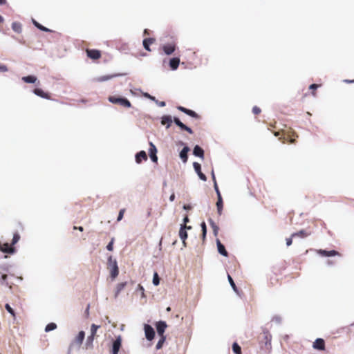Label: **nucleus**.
<instances>
[{
  "label": "nucleus",
  "instance_id": "1",
  "mask_svg": "<svg viewBox=\"0 0 354 354\" xmlns=\"http://www.w3.org/2000/svg\"><path fill=\"white\" fill-rule=\"evenodd\" d=\"M109 101L112 104H120L126 108L131 107V102L125 97L120 95H112L109 97Z\"/></svg>",
  "mask_w": 354,
  "mask_h": 354
},
{
  "label": "nucleus",
  "instance_id": "2",
  "mask_svg": "<svg viewBox=\"0 0 354 354\" xmlns=\"http://www.w3.org/2000/svg\"><path fill=\"white\" fill-rule=\"evenodd\" d=\"M107 265L109 268H111V278L112 279H115L119 274V268L117 260L113 258L112 256H109L107 259Z\"/></svg>",
  "mask_w": 354,
  "mask_h": 354
},
{
  "label": "nucleus",
  "instance_id": "3",
  "mask_svg": "<svg viewBox=\"0 0 354 354\" xmlns=\"http://www.w3.org/2000/svg\"><path fill=\"white\" fill-rule=\"evenodd\" d=\"M271 339L272 336L269 331L267 330H263V339L259 340V344L261 348H263V345L266 350L271 348Z\"/></svg>",
  "mask_w": 354,
  "mask_h": 354
},
{
  "label": "nucleus",
  "instance_id": "4",
  "mask_svg": "<svg viewBox=\"0 0 354 354\" xmlns=\"http://www.w3.org/2000/svg\"><path fill=\"white\" fill-rule=\"evenodd\" d=\"M191 229H192V226H190V225L188 226V225H186L184 224H180V225L179 237L181 239L183 244L185 247L186 246L185 241L188 237L187 230H191Z\"/></svg>",
  "mask_w": 354,
  "mask_h": 354
},
{
  "label": "nucleus",
  "instance_id": "5",
  "mask_svg": "<svg viewBox=\"0 0 354 354\" xmlns=\"http://www.w3.org/2000/svg\"><path fill=\"white\" fill-rule=\"evenodd\" d=\"M144 331L145 337L148 341H151L153 339L156 333L153 328L151 325L148 324H144Z\"/></svg>",
  "mask_w": 354,
  "mask_h": 354
},
{
  "label": "nucleus",
  "instance_id": "6",
  "mask_svg": "<svg viewBox=\"0 0 354 354\" xmlns=\"http://www.w3.org/2000/svg\"><path fill=\"white\" fill-rule=\"evenodd\" d=\"M172 120H173V122H174V124L176 126H178L180 129V130L185 131L187 133H189V134H192L194 133L192 128H190L189 127L187 126L183 122H182L178 117L174 116L172 118Z\"/></svg>",
  "mask_w": 354,
  "mask_h": 354
},
{
  "label": "nucleus",
  "instance_id": "7",
  "mask_svg": "<svg viewBox=\"0 0 354 354\" xmlns=\"http://www.w3.org/2000/svg\"><path fill=\"white\" fill-rule=\"evenodd\" d=\"M122 346V337L120 335L118 336L113 342L111 346V354H118Z\"/></svg>",
  "mask_w": 354,
  "mask_h": 354
},
{
  "label": "nucleus",
  "instance_id": "8",
  "mask_svg": "<svg viewBox=\"0 0 354 354\" xmlns=\"http://www.w3.org/2000/svg\"><path fill=\"white\" fill-rule=\"evenodd\" d=\"M157 151L156 145L152 142H149V156L153 162H158Z\"/></svg>",
  "mask_w": 354,
  "mask_h": 354
},
{
  "label": "nucleus",
  "instance_id": "9",
  "mask_svg": "<svg viewBox=\"0 0 354 354\" xmlns=\"http://www.w3.org/2000/svg\"><path fill=\"white\" fill-rule=\"evenodd\" d=\"M176 109L178 111L184 113L185 114L190 116L192 118L199 119V118H200L199 115L196 112H195L194 111H193L192 109H189L187 108H185V107H184L183 106H180V105L177 106Z\"/></svg>",
  "mask_w": 354,
  "mask_h": 354
},
{
  "label": "nucleus",
  "instance_id": "10",
  "mask_svg": "<svg viewBox=\"0 0 354 354\" xmlns=\"http://www.w3.org/2000/svg\"><path fill=\"white\" fill-rule=\"evenodd\" d=\"M0 250L5 254H13L16 252V249L14 246L8 243H3L0 246Z\"/></svg>",
  "mask_w": 354,
  "mask_h": 354
},
{
  "label": "nucleus",
  "instance_id": "11",
  "mask_svg": "<svg viewBox=\"0 0 354 354\" xmlns=\"http://www.w3.org/2000/svg\"><path fill=\"white\" fill-rule=\"evenodd\" d=\"M167 327V325L165 321L160 320L156 323V331L159 336H165L164 333Z\"/></svg>",
  "mask_w": 354,
  "mask_h": 354
},
{
  "label": "nucleus",
  "instance_id": "12",
  "mask_svg": "<svg viewBox=\"0 0 354 354\" xmlns=\"http://www.w3.org/2000/svg\"><path fill=\"white\" fill-rule=\"evenodd\" d=\"M193 167L194 169L195 172L197 174L198 178L203 181H206L207 176L201 171V164L197 162H194L193 163Z\"/></svg>",
  "mask_w": 354,
  "mask_h": 354
},
{
  "label": "nucleus",
  "instance_id": "13",
  "mask_svg": "<svg viewBox=\"0 0 354 354\" xmlns=\"http://www.w3.org/2000/svg\"><path fill=\"white\" fill-rule=\"evenodd\" d=\"M192 153L194 156L200 158L201 160H204L205 151L199 145H196L192 151Z\"/></svg>",
  "mask_w": 354,
  "mask_h": 354
},
{
  "label": "nucleus",
  "instance_id": "14",
  "mask_svg": "<svg viewBox=\"0 0 354 354\" xmlns=\"http://www.w3.org/2000/svg\"><path fill=\"white\" fill-rule=\"evenodd\" d=\"M190 148L187 145H185L179 153V157L183 163H186L188 160V153Z\"/></svg>",
  "mask_w": 354,
  "mask_h": 354
},
{
  "label": "nucleus",
  "instance_id": "15",
  "mask_svg": "<svg viewBox=\"0 0 354 354\" xmlns=\"http://www.w3.org/2000/svg\"><path fill=\"white\" fill-rule=\"evenodd\" d=\"M173 122L172 117L170 115H164L160 118V123L165 125L166 129H169Z\"/></svg>",
  "mask_w": 354,
  "mask_h": 354
},
{
  "label": "nucleus",
  "instance_id": "16",
  "mask_svg": "<svg viewBox=\"0 0 354 354\" xmlns=\"http://www.w3.org/2000/svg\"><path fill=\"white\" fill-rule=\"evenodd\" d=\"M216 243L217 246L218 252L223 257H228V252L226 250L225 245L221 242V241L218 239H216Z\"/></svg>",
  "mask_w": 354,
  "mask_h": 354
},
{
  "label": "nucleus",
  "instance_id": "17",
  "mask_svg": "<svg viewBox=\"0 0 354 354\" xmlns=\"http://www.w3.org/2000/svg\"><path fill=\"white\" fill-rule=\"evenodd\" d=\"M162 48L166 55H170L176 50V45L174 44H166L162 46Z\"/></svg>",
  "mask_w": 354,
  "mask_h": 354
},
{
  "label": "nucleus",
  "instance_id": "18",
  "mask_svg": "<svg viewBox=\"0 0 354 354\" xmlns=\"http://www.w3.org/2000/svg\"><path fill=\"white\" fill-rule=\"evenodd\" d=\"M317 253L322 257H335V256H337L339 254V252L335 250H326L320 249V250H317Z\"/></svg>",
  "mask_w": 354,
  "mask_h": 354
},
{
  "label": "nucleus",
  "instance_id": "19",
  "mask_svg": "<svg viewBox=\"0 0 354 354\" xmlns=\"http://www.w3.org/2000/svg\"><path fill=\"white\" fill-rule=\"evenodd\" d=\"M313 347L319 351L325 350V342L322 338H317L313 342Z\"/></svg>",
  "mask_w": 354,
  "mask_h": 354
},
{
  "label": "nucleus",
  "instance_id": "20",
  "mask_svg": "<svg viewBox=\"0 0 354 354\" xmlns=\"http://www.w3.org/2000/svg\"><path fill=\"white\" fill-rule=\"evenodd\" d=\"M86 55L88 57L92 59H97L101 56L100 50L96 49H88L86 50Z\"/></svg>",
  "mask_w": 354,
  "mask_h": 354
},
{
  "label": "nucleus",
  "instance_id": "21",
  "mask_svg": "<svg viewBox=\"0 0 354 354\" xmlns=\"http://www.w3.org/2000/svg\"><path fill=\"white\" fill-rule=\"evenodd\" d=\"M32 93L43 99L50 100L49 94L46 93L42 88H35L32 90Z\"/></svg>",
  "mask_w": 354,
  "mask_h": 354
},
{
  "label": "nucleus",
  "instance_id": "22",
  "mask_svg": "<svg viewBox=\"0 0 354 354\" xmlns=\"http://www.w3.org/2000/svg\"><path fill=\"white\" fill-rule=\"evenodd\" d=\"M147 160V153L141 150L136 153L135 155V160L136 163L140 164L142 162V160Z\"/></svg>",
  "mask_w": 354,
  "mask_h": 354
},
{
  "label": "nucleus",
  "instance_id": "23",
  "mask_svg": "<svg viewBox=\"0 0 354 354\" xmlns=\"http://www.w3.org/2000/svg\"><path fill=\"white\" fill-rule=\"evenodd\" d=\"M180 64V58L178 57H172L169 59V66L172 71H176Z\"/></svg>",
  "mask_w": 354,
  "mask_h": 354
},
{
  "label": "nucleus",
  "instance_id": "24",
  "mask_svg": "<svg viewBox=\"0 0 354 354\" xmlns=\"http://www.w3.org/2000/svg\"><path fill=\"white\" fill-rule=\"evenodd\" d=\"M120 74L106 75L97 77L95 78L94 80L96 82H103L110 80L112 78L120 76Z\"/></svg>",
  "mask_w": 354,
  "mask_h": 354
},
{
  "label": "nucleus",
  "instance_id": "25",
  "mask_svg": "<svg viewBox=\"0 0 354 354\" xmlns=\"http://www.w3.org/2000/svg\"><path fill=\"white\" fill-rule=\"evenodd\" d=\"M22 81L27 84H36L37 82V77L34 75H29L24 76L21 78Z\"/></svg>",
  "mask_w": 354,
  "mask_h": 354
},
{
  "label": "nucleus",
  "instance_id": "26",
  "mask_svg": "<svg viewBox=\"0 0 354 354\" xmlns=\"http://www.w3.org/2000/svg\"><path fill=\"white\" fill-rule=\"evenodd\" d=\"M155 41V39L152 37L145 38L142 41L144 48L147 51H151L150 45Z\"/></svg>",
  "mask_w": 354,
  "mask_h": 354
},
{
  "label": "nucleus",
  "instance_id": "27",
  "mask_svg": "<svg viewBox=\"0 0 354 354\" xmlns=\"http://www.w3.org/2000/svg\"><path fill=\"white\" fill-rule=\"evenodd\" d=\"M32 24L37 28H38L39 30L43 31V32H52V30L45 26H44L43 25H41V24H39L38 21H37L35 19H32Z\"/></svg>",
  "mask_w": 354,
  "mask_h": 354
},
{
  "label": "nucleus",
  "instance_id": "28",
  "mask_svg": "<svg viewBox=\"0 0 354 354\" xmlns=\"http://www.w3.org/2000/svg\"><path fill=\"white\" fill-rule=\"evenodd\" d=\"M216 208L217 212L219 215L222 214L223 208V201L222 196H217V202H216Z\"/></svg>",
  "mask_w": 354,
  "mask_h": 354
},
{
  "label": "nucleus",
  "instance_id": "29",
  "mask_svg": "<svg viewBox=\"0 0 354 354\" xmlns=\"http://www.w3.org/2000/svg\"><path fill=\"white\" fill-rule=\"evenodd\" d=\"M12 29L17 33H21L22 32V25L18 21H14L12 23Z\"/></svg>",
  "mask_w": 354,
  "mask_h": 354
},
{
  "label": "nucleus",
  "instance_id": "30",
  "mask_svg": "<svg viewBox=\"0 0 354 354\" xmlns=\"http://www.w3.org/2000/svg\"><path fill=\"white\" fill-rule=\"evenodd\" d=\"M84 337H85V333H84V331H83V330H80V331L78 333V334H77V337H75V342H76L79 346H80V345L82 344V342H83V341H84Z\"/></svg>",
  "mask_w": 354,
  "mask_h": 354
},
{
  "label": "nucleus",
  "instance_id": "31",
  "mask_svg": "<svg viewBox=\"0 0 354 354\" xmlns=\"http://www.w3.org/2000/svg\"><path fill=\"white\" fill-rule=\"evenodd\" d=\"M208 222L209 223V225L212 228L214 235L215 236H216L218 235V230H219L218 226L216 224V223L212 218H209Z\"/></svg>",
  "mask_w": 354,
  "mask_h": 354
},
{
  "label": "nucleus",
  "instance_id": "32",
  "mask_svg": "<svg viewBox=\"0 0 354 354\" xmlns=\"http://www.w3.org/2000/svg\"><path fill=\"white\" fill-rule=\"evenodd\" d=\"M309 234L305 230H301L299 232H294L292 234V237H299V238H305L308 236Z\"/></svg>",
  "mask_w": 354,
  "mask_h": 354
},
{
  "label": "nucleus",
  "instance_id": "33",
  "mask_svg": "<svg viewBox=\"0 0 354 354\" xmlns=\"http://www.w3.org/2000/svg\"><path fill=\"white\" fill-rule=\"evenodd\" d=\"M127 282L124 281V282H121V283H119L117 286H116V289H115V297L116 298L118 295L120 293V292L125 288V286H127Z\"/></svg>",
  "mask_w": 354,
  "mask_h": 354
},
{
  "label": "nucleus",
  "instance_id": "34",
  "mask_svg": "<svg viewBox=\"0 0 354 354\" xmlns=\"http://www.w3.org/2000/svg\"><path fill=\"white\" fill-rule=\"evenodd\" d=\"M94 338H95V336H92V335H88L87 337V339H86V341L85 343V346H86V349L93 348Z\"/></svg>",
  "mask_w": 354,
  "mask_h": 354
},
{
  "label": "nucleus",
  "instance_id": "35",
  "mask_svg": "<svg viewBox=\"0 0 354 354\" xmlns=\"http://www.w3.org/2000/svg\"><path fill=\"white\" fill-rule=\"evenodd\" d=\"M227 279H228L229 283L230 284V286L232 287V290L236 293L238 294L239 293L238 288L236 287L232 277L229 274H227Z\"/></svg>",
  "mask_w": 354,
  "mask_h": 354
},
{
  "label": "nucleus",
  "instance_id": "36",
  "mask_svg": "<svg viewBox=\"0 0 354 354\" xmlns=\"http://www.w3.org/2000/svg\"><path fill=\"white\" fill-rule=\"evenodd\" d=\"M57 328V324L54 322L48 323L45 327V332L48 333Z\"/></svg>",
  "mask_w": 354,
  "mask_h": 354
},
{
  "label": "nucleus",
  "instance_id": "37",
  "mask_svg": "<svg viewBox=\"0 0 354 354\" xmlns=\"http://www.w3.org/2000/svg\"><path fill=\"white\" fill-rule=\"evenodd\" d=\"M160 277H159L158 272H154V273L153 274V279H152V283H153V286H158L160 284Z\"/></svg>",
  "mask_w": 354,
  "mask_h": 354
},
{
  "label": "nucleus",
  "instance_id": "38",
  "mask_svg": "<svg viewBox=\"0 0 354 354\" xmlns=\"http://www.w3.org/2000/svg\"><path fill=\"white\" fill-rule=\"evenodd\" d=\"M232 348L235 354H241V348L236 342L233 343Z\"/></svg>",
  "mask_w": 354,
  "mask_h": 354
},
{
  "label": "nucleus",
  "instance_id": "39",
  "mask_svg": "<svg viewBox=\"0 0 354 354\" xmlns=\"http://www.w3.org/2000/svg\"><path fill=\"white\" fill-rule=\"evenodd\" d=\"M165 339H166L165 336H160V338L158 340V342H157L156 346V348L157 350H159L162 347L163 344L165 342Z\"/></svg>",
  "mask_w": 354,
  "mask_h": 354
},
{
  "label": "nucleus",
  "instance_id": "40",
  "mask_svg": "<svg viewBox=\"0 0 354 354\" xmlns=\"http://www.w3.org/2000/svg\"><path fill=\"white\" fill-rule=\"evenodd\" d=\"M20 239V235L16 232L13 234L11 245L14 246Z\"/></svg>",
  "mask_w": 354,
  "mask_h": 354
},
{
  "label": "nucleus",
  "instance_id": "41",
  "mask_svg": "<svg viewBox=\"0 0 354 354\" xmlns=\"http://www.w3.org/2000/svg\"><path fill=\"white\" fill-rule=\"evenodd\" d=\"M100 328L99 325L93 324L91 326V334L90 335L95 336L96 335L97 329Z\"/></svg>",
  "mask_w": 354,
  "mask_h": 354
},
{
  "label": "nucleus",
  "instance_id": "42",
  "mask_svg": "<svg viewBox=\"0 0 354 354\" xmlns=\"http://www.w3.org/2000/svg\"><path fill=\"white\" fill-rule=\"evenodd\" d=\"M136 291L137 292H140V293H141V297L142 298H145L146 297V295L145 294V288H144V287L142 285H140V284L138 285V287L136 288Z\"/></svg>",
  "mask_w": 354,
  "mask_h": 354
},
{
  "label": "nucleus",
  "instance_id": "43",
  "mask_svg": "<svg viewBox=\"0 0 354 354\" xmlns=\"http://www.w3.org/2000/svg\"><path fill=\"white\" fill-rule=\"evenodd\" d=\"M114 238H112L106 245V250L108 251H112L113 250Z\"/></svg>",
  "mask_w": 354,
  "mask_h": 354
},
{
  "label": "nucleus",
  "instance_id": "44",
  "mask_svg": "<svg viewBox=\"0 0 354 354\" xmlns=\"http://www.w3.org/2000/svg\"><path fill=\"white\" fill-rule=\"evenodd\" d=\"M5 308L6 309V310L12 315H15V310H13V308L8 304H6L5 305Z\"/></svg>",
  "mask_w": 354,
  "mask_h": 354
},
{
  "label": "nucleus",
  "instance_id": "45",
  "mask_svg": "<svg viewBox=\"0 0 354 354\" xmlns=\"http://www.w3.org/2000/svg\"><path fill=\"white\" fill-rule=\"evenodd\" d=\"M142 95L145 97H146V98H147V99H149V100H151L153 102H154V100L156 99V97L154 96L150 95L149 93H147V92L142 93Z\"/></svg>",
  "mask_w": 354,
  "mask_h": 354
},
{
  "label": "nucleus",
  "instance_id": "46",
  "mask_svg": "<svg viewBox=\"0 0 354 354\" xmlns=\"http://www.w3.org/2000/svg\"><path fill=\"white\" fill-rule=\"evenodd\" d=\"M272 322H274L277 324H280L281 323V317L279 315H275L273 317Z\"/></svg>",
  "mask_w": 354,
  "mask_h": 354
},
{
  "label": "nucleus",
  "instance_id": "47",
  "mask_svg": "<svg viewBox=\"0 0 354 354\" xmlns=\"http://www.w3.org/2000/svg\"><path fill=\"white\" fill-rule=\"evenodd\" d=\"M124 211H125L124 209H121L119 211V213H118V217H117V221H121L122 219V218L124 216Z\"/></svg>",
  "mask_w": 354,
  "mask_h": 354
},
{
  "label": "nucleus",
  "instance_id": "48",
  "mask_svg": "<svg viewBox=\"0 0 354 354\" xmlns=\"http://www.w3.org/2000/svg\"><path fill=\"white\" fill-rule=\"evenodd\" d=\"M214 190L216 192V196H221V194L220 192V190L218 189V185H217V183L216 182H214Z\"/></svg>",
  "mask_w": 354,
  "mask_h": 354
},
{
  "label": "nucleus",
  "instance_id": "49",
  "mask_svg": "<svg viewBox=\"0 0 354 354\" xmlns=\"http://www.w3.org/2000/svg\"><path fill=\"white\" fill-rule=\"evenodd\" d=\"M154 102L160 107H164L166 105V103L165 101H159L156 99H155Z\"/></svg>",
  "mask_w": 354,
  "mask_h": 354
},
{
  "label": "nucleus",
  "instance_id": "50",
  "mask_svg": "<svg viewBox=\"0 0 354 354\" xmlns=\"http://www.w3.org/2000/svg\"><path fill=\"white\" fill-rule=\"evenodd\" d=\"M8 71V68L7 66L5 64H1L0 63V72L4 73V72H7Z\"/></svg>",
  "mask_w": 354,
  "mask_h": 354
},
{
  "label": "nucleus",
  "instance_id": "51",
  "mask_svg": "<svg viewBox=\"0 0 354 354\" xmlns=\"http://www.w3.org/2000/svg\"><path fill=\"white\" fill-rule=\"evenodd\" d=\"M261 111V109L257 106H254L253 108H252V113L254 114H259L260 113Z\"/></svg>",
  "mask_w": 354,
  "mask_h": 354
},
{
  "label": "nucleus",
  "instance_id": "52",
  "mask_svg": "<svg viewBox=\"0 0 354 354\" xmlns=\"http://www.w3.org/2000/svg\"><path fill=\"white\" fill-rule=\"evenodd\" d=\"M201 231L202 232H207V225H206V223L204 221H203L201 223Z\"/></svg>",
  "mask_w": 354,
  "mask_h": 354
},
{
  "label": "nucleus",
  "instance_id": "53",
  "mask_svg": "<svg viewBox=\"0 0 354 354\" xmlns=\"http://www.w3.org/2000/svg\"><path fill=\"white\" fill-rule=\"evenodd\" d=\"M183 208L185 211H189L192 209V205L190 204H185L183 206Z\"/></svg>",
  "mask_w": 354,
  "mask_h": 354
},
{
  "label": "nucleus",
  "instance_id": "54",
  "mask_svg": "<svg viewBox=\"0 0 354 354\" xmlns=\"http://www.w3.org/2000/svg\"><path fill=\"white\" fill-rule=\"evenodd\" d=\"M292 236L289 238H286V242L287 246H290L292 243Z\"/></svg>",
  "mask_w": 354,
  "mask_h": 354
},
{
  "label": "nucleus",
  "instance_id": "55",
  "mask_svg": "<svg viewBox=\"0 0 354 354\" xmlns=\"http://www.w3.org/2000/svg\"><path fill=\"white\" fill-rule=\"evenodd\" d=\"M189 222V218L188 216H185L183 219L182 224L186 225Z\"/></svg>",
  "mask_w": 354,
  "mask_h": 354
},
{
  "label": "nucleus",
  "instance_id": "56",
  "mask_svg": "<svg viewBox=\"0 0 354 354\" xmlns=\"http://www.w3.org/2000/svg\"><path fill=\"white\" fill-rule=\"evenodd\" d=\"M318 85L316 84H312L309 86V89L310 90H316L318 88Z\"/></svg>",
  "mask_w": 354,
  "mask_h": 354
},
{
  "label": "nucleus",
  "instance_id": "57",
  "mask_svg": "<svg viewBox=\"0 0 354 354\" xmlns=\"http://www.w3.org/2000/svg\"><path fill=\"white\" fill-rule=\"evenodd\" d=\"M343 82H344L346 84H353L354 83V80L345 79V80H343Z\"/></svg>",
  "mask_w": 354,
  "mask_h": 354
},
{
  "label": "nucleus",
  "instance_id": "58",
  "mask_svg": "<svg viewBox=\"0 0 354 354\" xmlns=\"http://www.w3.org/2000/svg\"><path fill=\"white\" fill-rule=\"evenodd\" d=\"M175 198H176L175 194H174V192H172L171 194L169 196V201L171 202H173L175 200Z\"/></svg>",
  "mask_w": 354,
  "mask_h": 354
},
{
  "label": "nucleus",
  "instance_id": "59",
  "mask_svg": "<svg viewBox=\"0 0 354 354\" xmlns=\"http://www.w3.org/2000/svg\"><path fill=\"white\" fill-rule=\"evenodd\" d=\"M211 176H212V178L213 182L214 183L216 182L214 170L212 171Z\"/></svg>",
  "mask_w": 354,
  "mask_h": 354
},
{
  "label": "nucleus",
  "instance_id": "60",
  "mask_svg": "<svg viewBox=\"0 0 354 354\" xmlns=\"http://www.w3.org/2000/svg\"><path fill=\"white\" fill-rule=\"evenodd\" d=\"M74 230H77L80 232H82L84 230V227H82V226H79V227H76V226H74L73 227Z\"/></svg>",
  "mask_w": 354,
  "mask_h": 354
},
{
  "label": "nucleus",
  "instance_id": "61",
  "mask_svg": "<svg viewBox=\"0 0 354 354\" xmlns=\"http://www.w3.org/2000/svg\"><path fill=\"white\" fill-rule=\"evenodd\" d=\"M201 236H202V239H203V241H204V240H205V239H206V236H207V232H202Z\"/></svg>",
  "mask_w": 354,
  "mask_h": 354
},
{
  "label": "nucleus",
  "instance_id": "62",
  "mask_svg": "<svg viewBox=\"0 0 354 354\" xmlns=\"http://www.w3.org/2000/svg\"><path fill=\"white\" fill-rule=\"evenodd\" d=\"M7 279V275L6 274H2L1 275V279L3 280V281H6Z\"/></svg>",
  "mask_w": 354,
  "mask_h": 354
},
{
  "label": "nucleus",
  "instance_id": "63",
  "mask_svg": "<svg viewBox=\"0 0 354 354\" xmlns=\"http://www.w3.org/2000/svg\"><path fill=\"white\" fill-rule=\"evenodd\" d=\"M143 33L145 35H149V30L148 29H145Z\"/></svg>",
  "mask_w": 354,
  "mask_h": 354
},
{
  "label": "nucleus",
  "instance_id": "64",
  "mask_svg": "<svg viewBox=\"0 0 354 354\" xmlns=\"http://www.w3.org/2000/svg\"><path fill=\"white\" fill-rule=\"evenodd\" d=\"M178 145H180V146H185V145H187L185 143H184L183 141H179Z\"/></svg>",
  "mask_w": 354,
  "mask_h": 354
}]
</instances>
